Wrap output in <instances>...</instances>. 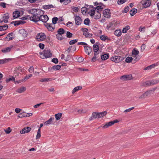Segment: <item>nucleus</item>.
Returning <instances> with one entry per match:
<instances>
[{"mask_svg": "<svg viewBox=\"0 0 159 159\" xmlns=\"http://www.w3.org/2000/svg\"><path fill=\"white\" fill-rule=\"evenodd\" d=\"M40 57L43 59L50 57L52 56V53L50 50L48 49H45L43 52H40Z\"/></svg>", "mask_w": 159, "mask_h": 159, "instance_id": "nucleus-1", "label": "nucleus"}, {"mask_svg": "<svg viewBox=\"0 0 159 159\" xmlns=\"http://www.w3.org/2000/svg\"><path fill=\"white\" fill-rule=\"evenodd\" d=\"M25 71L24 69L21 67H16L14 70V74L15 76H19L21 73H24Z\"/></svg>", "mask_w": 159, "mask_h": 159, "instance_id": "nucleus-2", "label": "nucleus"}, {"mask_svg": "<svg viewBox=\"0 0 159 159\" xmlns=\"http://www.w3.org/2000/svg\"><path fill=\"white\" fill-rule=\"evenodd\" d=\"M111 61H114L116 63H118L122 61L124 59L123 57L119 56H116L112 57L111 58Z\"/></svg>", "mask_w": 159, "mask_h": 159, "instance_id": "nucleus-3", "label": "nucleus"}, {"mask_svg": "<svg viewBox=\"0 0 159 159\" xmlns=\"http://www.w3.org/2000/svg\"><path fill=\"white\" fill-rule=\"evenodd\" d=\"M101 54L100 53L99 51L94 52V56L92 58L91 61L94 62H95L97 60H98L100 59L101 57Z\"/></svg>", "mask_w": 159, "mask_h": 159, "instance_id": "nucleus-4", "label": "nucleus"}, {"mask_svg": "<svg viewBox=\"0 0 159 159\" xmlns=\"http://www.w3.org/2000/svg\"><path fill=\"white\" fill-rule=\"evenodd\" d=\"M29 13L33 14L32 16L29 17L30 20L35 22H37L39 20L40 16L34 14V13H33L32 12H29Z\"/></svg>", "mask_w": 159, "mask_h": 159, "instance_id": "nucleus-5", "label": "nucleus"}, {"mask_svg": "<svg viewBox=\"0 0 159 159\" xmlns=\"http://www.w3.org/2000/svg\"><path fill=\"white\" fill-rule=\"evenodd\" d=\"M46 38L45 34L42 33H40L38 34L36 36V38L39 41L44 40Z\"/></svg>", "mask_w": 159, "mask_h": 159, "instance_id": "nucleus-6", "label": "nucleus"}, {"mask_svg": "<svg viewBox=\"0 0 159 159\" xmlns=\"http://www.w3.org/2000/svg\"><path fill=\"white\" fill-rule=\"evenodd\" d=\"M74 18L75 21V24L76 25H81L82 22V20L81 17L79 16L74 15Z\"/></svg>", "mask_w": 159, "mask_h": 159, "instance_id": "nucleus-7", "label": "nucleus"}, {"mask_svg": "<svg viewBox=\"0 0 159 159\" xmlns=\"http://www.w3.org/2000/svg\"><path fill=\"white\" fill-rule=\"evenodd\" d=\"M44 25L49 31L52 32L55 28L54 25L52 24L47 23L44 24Z\"/></svg>", "mask_w": 159, "mask_h": 159, "instance_id": "nucleus-8", "label": "nucleus"}, {"mask_svg": "<svg viewBox=\"0 0 159 159\" xmlns=\"http://www.w3.org/2000/svg\"><path fill=\"white\" fill-rule=\"evenodd\" d=\"M119 122V121L117 120H116L112 121H111L109 122H108L107 123H106L105 124L104 126L102 127L103 128L106 129L109 126H110L113 125H114L115 123H117Z\"/></svg>", "mask_w": 159, "mask_h": 159, "instance_id": "nucleus-9", "label": "nucleus"}, {"mask_svg": "<svg viewBox=\"0 0 159 159\" xmlns=\"http://www.w3.org/2000/svg\"><path fill=\"white\" fill-rule=\"evenodd\" d=\"M9 18V14L6 13L4 15V16L2 17L0 20V23L4 22L5 23H7L8 22V19Z\"/></svg>", "mask_w": 159, "mask_h": 159, "instance_id": "nucleus-10", "label": "nucleus"}, {"mask_svg": "<svg viewBox=\"0 0 159 159\" xmlns=\"http://www.w3.org/2000/svg\"><path fill=\"white\" fill-rule=\"evenodd\" d=\"M103 13L104 16L107 18H109L111 17V13L110 10L109 9H106L103 10Z\"/></svg>", "mask_w": 159, "mask_h": 159, "instance_id": "nucleus-11", "label": "nucleus"}, {"mask_svg": "<svg viewBox=\"0 0 159 159\" xmlns=\"http://www.w3.org/2000/svg\"><path fill=\"white\" fill-rule=\"evenodd\" d=\"M29 12H32L34 13V14L36 15L37 16H40L42 15H41V12L42 11L38 9H33L31 10Z\"/></svg>", "mask_w": 159, "mask_h": 159, "instance_id": "nucleus-12", "label": "nucleus"}, {"mask_svg": "<svg viewBox=\"0 0 159 159\" xmlns=\"http://www.w3.org/2000/svg\"><path fill=\"white\" fill-rule=\"evenodd\" d=\"M49 18L46 15H42L40 16L39 20L44 23H46L48 21Z\"/></svg>", "mask_w": 159, "mask_h": 159, "instance_id": "nucleus-13", "label": "nucleus"}, {"mask_svg": "<svg viewBox=\"0 0 159 159\" xmlns=\"http://www.w3.org/2000/svg\"><path fill=\"white\" fill-rule=\"evenodd\" d=\"M32 115V113H21L19 114L18 116L19 118L28 117Z\"/></svg>", "mask_w": 159, "mask_h": 159, "instance_id": "nucleus-14", "label": "nucleus"}, {"mask_svg": "<svg viewBox=\"0 0 159 159\" xmlns=\"http://www.w3.org/2000/svg\"><path fill=\"white\" fill-rule=\"evenodd\" d=\"M31 130V128L30 127H27L24 128L20 131V133L21 134H24L29 132Z\"/></svg>", "mask_w": 159, "mask_h": 159, "instance_id": "nucleus-15", "label": "nucleus"}, {"mask_svg": "<svg viewBox=\"0 0 159 159\" xmlns=\"http://www.w3.org/2000/svg\"><path fill=\"white\" fill-rule=\"evenodd\" d=\"M13 46L11 45L10 47L4 48L2 50V52L6 53L11 51Z\"/></svg>", "mask_w": 159, "mask_h": 159, "instance_id": "nucleus-16", "label": "nucleus"}, {"mask_svg": "<svg viewBox=\"0 0 159 159\" xmlns=\"http://www.w3.org/2000/svg\"><path fill=\"white\" fill-rule=\"evenodd\" d=\"M84 47L85 52L88 55H89L92 52V48L89 46H84Z\"/></svg>", "mask_w": 159, "mask_h": 159, "instance_id": "nucleus-17", "label": "nucleus"}, {"mask_svg": "<svg viewBox=\"0 0 159 159\" xmlns=\"http://www.w3.org/2000/svg\"><path fill=\"white\" fill-rule=\"evenodd\" d=\"M132 76L131 75H126L122 76L120 77V79L125 80H129L131 79Z\"/></svg>", "mask_w": 159, "mask_h": 159, "instance_id": "nucleus-18", "label": "nucleus"}, {"mask_svg": "<svg viewBox=\"0 0 159 159\" xmlns=\"http://www.w3.org/2000/svg\"><path fill=\"white\" fill-rule=\"evenodd\" d=\"M159 65V63L158 62L152 65H151L146 68H145L144 70H150L153 68H154L155 67Z\"/></svg>", "mask_w": 159, "mask_h": 159, "instance_id": "nucleus-19", "label": "nucleus"}, {"mask_svg": "<svg viewBox=\"0 0 159 159\" xmlns=\"http://www.w3.org/2000/svg\"><path fill=\"white\" fill-rule=\"evenodd\" d=\"M151 4V1L150 0H146L144 3L142 4L143 7L146 8L149 7Z\"/></svg>", "mask_w": 159, "mask_h": 159, "instance_id": "nucleus-20", "label": "nucleus"}, {"mask_svg": "<svg viewBox=\"0 0 159 159\" xmlns=\"http://www.w3.org/2000/svg\"><path fill=\"white\" fill-rule=\"evenodd\" d=\"M42 8L45 10L49 9L51 8H55L54 6L52 4L44 5L42 6Z\"/></svg>", "mask_w": 159, "mask_h": 159, "instance_id": "nucleus-21", "label": "nucleus"}, {"mask_svg": "<svg viewBox=\"0 0 159 159\" xmlns=\"http://www.w3.org/2000/svg\"><path fill=\"white\" fill-rule=\"evenodd\" d=\"M20 34L24 37H26L27 35V33L24 29H22L19 30Z\"/></svg>", "mask_w": 159, "mask_h": 159, "instance_id": "nucleus-22", "label": "nucleus"}, {"mask_svg": "<svg viewBox=\"0 0 159 159\" xmlns=\"http://www.w3.org/2000/svg\"><path fill=\"white\" fill-rule=\"evenodd\" d=\"M20 12L18 11H16L14 12L13 13V17L14 19L17 18L20 16Z\"/></svg>", "mask_w": 159, "mask_h": 159, "instance_id": "nucleus-23", "label": "nucleus"}, {"mask_svg": "<svg viewBox=\"0 0 159 159\" xmlns=\"http://www.w3.org/2000/svg\"><path fill=\"white\" fill-rule=\"evenodd\" d=\"M109 53L104 54L103 55H101V59L102 60H106L109 57Z\"/></svg>", "mask_w": 159, "mask_h": 159, "instance_id": "nucleus-24", "label": "nucleus"}, {"mask_svg": "<svg viewBox=\"0 0 159 159\" xmlns=\"http://www.w3.org/2000/svg\"><path fill=\"white\" fill-rule=\"evenodd\" d=\"M54 120V118L51 117L48 120L44 122V125H48L52 124Z\"/></svg>", "mask_w": 159, "mask_h": 159, "instance_id": "nucleus-25", "label": "nucleus"}, {"mask_svg": "<svg viewBox=\"0 0 159 159\" xmlns=\"http://www.w3.org/2000/svg\"><path fill=\"white\" fill-rule=\"evenodd\" d=\"M139 53L138 50L135 49H134L133 50L132 53L133 57H135Z\"/></svg>", "mask_w": 159, "mask_h": 159, "instance_id": "nucleus-26", "label": "nucleus"}, {"mask_svg": "<svg viewBox=\"0 0 159 159\" xmlns=\"http://www.w3.org/2000/svg\"><path fill=\"white\" fill-rule=\"evenodd\" d=\"M82 88L81 86H79L75 87L73 90L72 91V93L74 94L75 92H76L78 91L81 90L82 89Z\"/></svg>", "mask_w": 159, "mask_h": 159, "instance_id": "nucleus-27", "label": "nucleus"}, {"mask_svg": "<svg viewBox=\"0 0 159 159\" xmlns=\"http://www.w3.org/2000/svg\"><path fill=\"white\" fill-rule=\"evenodd\" d=\"M13 34L12 33H11L8 34L6 38L8 40H10L13 39Z\"/></svg>", "mask_w": 159, "mask_h": 159, "instance_id": "nucleus-28", "label": "nucleus"}, {"mask_svg": "<svg viewBox=\"0 0 159 159\" xmlns=\"http://www.w3.org/2000/svg\"><path fill=\"white\" fill-rule=\"evenodd\" d=\"M114 34L117 36H120L121 34V30H117L114 31Z\"/></svg>", "mask_w": 159, "mask_h": 159, "instance_id": "nucleus-29", "label": "nucleus"}, {"mask_svg": "<svg viewBox=\"0 0 159 159\" xmlns=\"http://www.w3.org/2000/svg\"><path fill=\"white\" fill-rule=\"evenodd\" d=\"M26 90V88L25 87H22L17 89V92L19 93H21L25 91Z\"/></svg>", "mask_w": 159, "mask_h": 159, "instance_id": "nucleus-30", "label": "nucleus"}, {"mask_svg": "<svg viewBox=\"0 0 159 159\" xmlns=\"http://www.w3.org/2000/svg\"><path fill=\"white\" fill-rule=\"evenodd\" d=\"M137 10L135 8H134L131 10L130 11V14L131 16H133L134 15L136 14L137 12Z\"/></svg>", "mask_w": 159, "mask_h": 159, "instance_id": "nucleus-31", "label": "nucleus"}, {"mask_svg": "<svg viewBox=\"0 0 159 159\" xmlns=\"http://www.w3.org/2000/svg\"><path fill=\"white\" fill-rule=\"evenodd\" d=\"M62 113H58L55 114V116L56 120H59L62 116Z\"/></svg>", "mask_w": 159, "mask_h": 159, "instance_id": "nucleus-32", "label": "nucleus"}, {"mask_svg": "<svg viewBox=\"0 0 159 159\" xmlns=\"http://www.w3.org/2000/svg\"><path fill=\"white\" fill-rule=\"evenodd\" d=\"M130 29V26L129 25H126L125 27L122 30V32L123 33H126L127 32L128 30Z\"/></svg>", "mask_w": 159, "mask_h": 159, "instance_id": "nucleus-33", "label": "nucleus"}, {"mask_svg": "<svg viewBox=\"0 0 159 159\" xmlns=\"http://www.w3.org/2000/svg\"><path fill=\"white\" fill-rule=\"evenodd\" d=\"M95 9L97 12L100 13L103 9V7L101 6H98L95 7Z\"/></svg>", "mask_w": 159, "mask_h": 159, "instance_id": "nucleus-34", "label": "nucleus"}, {"mask_svg": "<svg viewBox=\"0 0 159 159\" xmlns=\"http://www.w3.org/2000/svg\"><path fill=\"white\" fill-rule=\"evenodd\" d=\"M57 32L58 34L62 35L64 33L65 30L63 28H60L58 30Z\"/></svg>", "mask_w": 159, "mask_h": 159, "instance_id": "nucleus-35", "label": "nucleus"}, {"mask_svg": "<svg viewBox=\"0 0 159 159\" xmlns=\"http://www.w3.org/2000/svg\"><path fill=\"white\" fill-rule=\"evenodd\" d=\"M8 27V26L7 25L0 26V31L6 30L7 29Z\"/></svg>", "mask_w": 159, "mask_h": 159, "instance_id": "nucleus-36", "label": "nucleus"}, {"mask_svg": "<svg viewBox=\"0 0 159 159\" xmlns=\"http://www.w3.org/2000/svg\"><path fill=\"white\" fill-rule=\"evenodd\" d=\"M13 81L15 82V78L13 76H11L10 78H7L6 79V81L8 83L9 81Z\"/></svg>", "mask_w": 159, "mask_h": 159, "instance_id": "nucleus-37", "label": "nucleus"}, {"mask_svg": "<svg viewBox=\"0 0 159 159\" xmlns=\"http://www.w3.org/2000/svg\"><path fill=\"white\" fill-rule=\"evenodd\" d=\"M93 50L94 52H99V46L93 45Z\"/></svg>", "mask_w": 159, "mask_h": 159, "instance_id": "nucleus-38", "label": "nucleus"}, {"mask_svg": "<svg viewBox=\"0 0 159 159\" xmlns=\"http://www.w3.org/2000/svg\"><path fill=\"white\" fill-rule=\"evenodd\" d=\"M100 39L102 40L105 41L107 40H109L108 38L105 35H103L100 36Z\"/></svg>", "mask_w": 159, "mask_h": 159, "instance_id": "nucleus-39", "label": "nucleus"}, {"mask_svg": "<svg viewBox=\"0 0 159 159\" xmlns=\"http://www.w3.org/2000/svg\"><path fill=\"white\" fill-rule=\"evenodd\" d=\"M98 113L99 118H101L105 116L107 114V112L106 111H104L101 112H98Z\"/></svg>", "mask_w": 159, "mask_h": 159, "instance_id": "nucleus-40", "label": "nucleus"}, {"mask_svg": "<svg viewBox=\"0 0 159 159\" xmlns=\"http://www.w3.org/2000/svg\"><path fill=\"white\" fill-rule=\"evenodd\" d=\"M61 66L59 65H55L52 67V68L55 70H58L60 69Z\"/></svg>", "mask_w": 159, "mask_h": 159, "instance_id": "nucleus-41", "label": "nucleus"}, {"mask_svg": "<svg viewBox=\"0 0 159 159\" xmlns=\"http://www.w3.org/2000/svg\"><path fill=\"white\" fill-rule=\"evenodd\" d=\"M151 85H153L157 84L159 82L158 80L153 79L150 80Z\"/></svg>", "mask_w": 159, "mask_h": 159, "instance_id": "nucleus-42", "label": "nucleus"}, {"mask_svg": "<svg viewBox=\"0 0 159 159\" xmlns=\"http://www.w3.org/2000/svg\"><path fill=\"white\" fill-rule=\"evenodd\" d=\"M92 115L94 118H99L98 113L93 112L92 113Z\"/></svg>", "mask_w": 159, "mask_h": 159, "instance_id": "nucleus-43", "label": "nucleus"}, {"mask_svg": "<svg viewBox=\"0 0 159 159\" xmlns=\"http://www.w3.org/2000/svg\"><path fill=\"white\" fill-rule=\"evenodd\" d=\"M50 81H51V79L49 78H44L40 80V81L42 82H48Z\"/></svg>", "mask_w": 159, "mask_h": 159, "instance_id": "nucleus-44", "label": "nucleus"}, {"mask_svg": "<svg viewBox=\"0 0 159 159\" xmlns=\"http://www.w3.org/2000/svg\"><path fill=\"white\" fill-rule=\"evenodd\" d=\"M97 13L96 14V15H94V18L95 19H98L100 18L101 17V14L100 12H97Z\"/></svg>", "mask_w": 159, "mask_h": 159, "instance_id": "nucleus-45", "label": "nucleus"}, {"mask_svg": "<svg viewBox=\"0 0 159 159\" xmlns=\"http://www.w3.org/2000/svg\"><path fill=\"white\" fill-rule=\"evenodd\" d=\"M41 137V130L40 129H38L36 137V139H39Z\"/></svg>", "mask_w": 159, "mask_h": 159, "instance_id": "nucleus-46", "label": "nucleus"}, {"mask_svg": "<svg viewBox=\"0 0 159 159\" xmlns=\"http://www.w3.org/2000/svg\"><path fill=\"white\" fill-rule=\"evenodd\" d=\"M58 20V18L57 17H54L52 19V24L54 25L55 24H56L57 23V21Z\"/></svg>", "mask_w": 159, "mask_h": 159, "instance_id": "nucleus-47", "label": "nucleus"}, {"mask_svg": "<svg viewBox=\"0 0 159 159\" xmlns=\"http://www.w3.org/2000/svg\"><path fill=\"white\" fill-rule=\"evenodd\" d=\"M133 59L131 57H128L125 59V61L127 63H130L132 61Z\"/></svg>", "mask_w": 159, "mask_h": 159, "instance_id": "nucleus-48", "label": "nucleus"}, {"mask_svg": "<svg viewBox=\"0 0 159 159\" xmlns=\"http://www.w3.org/2000/svg\"><path fill=\"white\" fill-rule=\"evenodd\" d=\"M81 11H82L83 14H85L88 11V9L85 7H83L81 9Z\"/></svg>", "mask_w": 159, "mask_h": 159, "instance_id": "nucleus-49", "label": "nucleus"}, {"mask_svg": "<svg viewBox=\"0 0 159 159\" xmlns=\"http://www.w3.org/2000/svg\"><path fill=\"white\" fill-rule=\"evenodd\" d=\"M143 85L144 86H151V82L150 80L147 81L145 82L144 83H143Z\"/></svg>", "mask_w": 159, "mask_h": 159, "instance_id": "nucleus-50", "label": "nucleus"}, {"mask_svg": "<svg viewBox=\"0 0 159 159\" xmlns=\"http://www.w3.org/2000/svg\"><path fill=\"white\" fill-rule=\"evenodd\" d=\"M90 22L89 19V18L85 19L84 21V24L86 25H89Z\"/></svg>", "mask_w": 159, "mask_h": 159, "instance_id": "nucleus-51", "label": "nucleus"}, {"mask_svg": "<svg viewBox=\"0 0 159 159\" xmlns=\"http://www.w3.org/2000/svg\"><path fill=\"white\" fill-rule=\"evenodd\" d=\"M77 41L78 40L76 39L71 40L69 42V43L70 45H72L76 43Z\"/></svg>", "mask_w": 159, "mask_h": 159, "instance_id": "nucleus-52", "label": "nucleus"}, {"mask_svg": "<svg viewBox=\"0 0 159 159\" xmlns=\"http://www.w3.org/2000/svg\"><path fill=\"white\" fill-rule=\"evenodd\" d=\"M95 13V11L94 10H90V12H89V13H90V15L92 17H93V16H94Z\"/></svg>", "mask_w": 159, "mask_h": 159, "instance_id": "nucleus-53", "label": "nucleus"}, {"mask_svg": "<svg viewBox=\"0 0 159 159\" xmlns=\"http://www.w3.org/2000/svg\"><path fill=\"white\" fill-rule=\"evenodd\" d=\"M148 92H145L144 93L141 95L139 97V98H145L146 96L148 95Z\"/></svg>", "mask_w": 159, "mask_h": 159, "instance_id": "nucleus-54", "label": "nucleus"}, {"mask_svg": "<svg viewBox=\"0 0 159 159\" xmlns=\"http://www.w3.org/2000/svg\"><path fill=\"white\" fill-rule=\"evenodd\" d=\"M126 0H118L117 1V3L118 5H121L123 4L126 2Z\"/></svg>", "mask_w": 159, "mask_h": 159, "instance_id": "nucleus-55", "label": "nucleus"}, {"mask_svg": "<svg viewBox=\"0 0 159 159\" xmlns=\"http://www.w3.org/2000/svg\"><path fill=\"white\" fill-rule=\"evenodd\" d=\"M8 61L7 59H3L0 60V65L4 64Z\"/></svg>", "mask_w": 159, "mask_h": 159, "instance_id": "nucleus-56", "label": "nucleus"}, {"mask_svg": "<svg viewBox=\"0 0 159 159\" xmlns=\"http://www.w3.org/2000/svg\"><path fill=\"white\" fill-rule=\"evenodd\" d=\"M11 130V128L9 127L6 129H4V131L6 132V134H8L10 133Z\"/></svg>", "mask_w": 159, "mask_h": 159, "instance_id": "nucleus-57", "label": "nucleus"}, {"mask_svg": "<svg viewBox=\"0 0 159 159\" xmlns=\"http://www.w3.org/2000/svg\"><path fill=\"white\" fill-rule=\"evenodd\" d=\"M88 30L87 28H84V31H83V34L84 35H85V37L86 36V35L89 32H88Z\"/></svg>", "mask_w": 159, "mask_h": 159, "instance_id": "nucleus-58", "label": "nucleus"}, {"mask_svg": "<svg viewBox=\"0 0 159 159\" xmlns=\"http://www.w3.org/2000/svg\"><path fill=\"white\" fill-rule=\"evenodd\" d=\"M134 107H132L131 108H130L129 109H126L125 110L124 112L125 113H127L130 111L134 109Z\"/></svg>", "mask_w": 159, "mask_h": 159, "instance_id": "nucleus-59", "label": "nucleus"}, {"mask_svg": "<svg viewBox=\"0 0 159 159\" xmlns=\"http://www.w3.org/2000/svg\"><path fill=\"white\" fill-rule=\"evenodd\" d=\"M57 38L59 40H61L63 39V37L61 35L57 34L56 35Z\"/></svg>", "mask_w": 159, "mask_h": 159, "instance_id": "nucleus-60", "label": "nucleus"}, {"mask_svg": "<svg viewBox=\"0 0 159 159\" xmlns=\"http://www.w3.org/2000/svg\"><path fill=\"white\" fill-rule=\"evenodd\" d=\"M66 36L67 38H70L72 37V34L70 32L67 31L66 33Z\"/></svg>", "mask_w": 159, "mask_h": 159, "instance_id": "nucleus-61", "label": "nucleus"}, {"mask_svg": "<svg viewBox=\"0 0 159 159\" xmlns=\"http://www.w3.org/2000/svg\"><path fill=\"white\" fill-rule=\"evenodd\" d=\"M52 61L55 63L57 64V63L58 62V59L57 58H53L52 60Z\"/></svg>", "mask_w": 159, "mask_h": 159, "instance_id": "nucleus-62", "label": "nucleus"}, {"mask_svg": "<svg viewBox=\"0 0 159 159\" xmlns=\"http://www.w3.org/2000/svg\"><path fill=\"white\" fill-rule=\"evenodd\" d=\"M71 56L69 54L68 55L67 57H66V59H65L66 61H68L70 60L71 58Z\"/></svg>", "mask_w": 159, "mask_h": 159, "instance_id": "nucleus-63", "label": "nucleus"}, {"mask_svg": "<svg viewBox=\"0 0 159 159\" xmlns=\"http://www.w3.org/2000/svg\"><path fill=\"white\" fill-rule=\"evenodd\" d=\"M32 76V74H30L28 75H27L25 77V78L24 79H23V80H25V79L26 80L30 78Z\"/></svg>", "mask_w": 159, "mask_h": 159, "instance_id": "nucleus-64", "label": "nucleus"}]
</instances>
